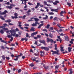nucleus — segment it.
<instances>
[{
	"instance_id": "nucleus-1",
	"label": "nucleus",
	"mask_w": 74,
	"mask_h": 74,
	"mask_svg": "<svg viewBox=\"0 0 74 74\" xmlns=\"http://www.w3.org/2000/svg\"><path fill=\"white\" fill-rule=\"evenodd\" d=\"M10 33L11 34V35L13 37H15L16 33H15V30L13 29L12 30H10Z\"/></svg>"
},
{
	"instance_id": "nucleus-2",
	"label": "nucleus",
	"mask_w": 74,
	"mask_h": 74,
	"mask_svg": "<svg viewBox=\"0 0 74 74\" xmlns=\"http://www.w3.org/2000/svg\"><path fill=\"white\" fill-rule=\"evenodd\" d=\"M47 41L48 43L49 42H50L52 43H53V40L52 39H50L49 38H47Z\"/></svg>"
},
{
	"instance_id": "nucleus-3",
	"label": "nucleus",
	"mask_w": 74,
	"mask_h": 74,
	"mask_svg": "<svg viewBox=\"0 0 74 74\" xmlns=\"http://www.w3.org/2000/svg\"><path fill=\"white\" fill-rule=\"evenodd\" d=\"M37 33H38V32H34L33 33H32L31 34V37H34V35H36V34H37Z\"/></svg>"
},
{
	"instance_id": "nucleus-4",
	"label": "nucleus",
	"mask_w": 74,
	"mask_h": 74,
	"mask_svg": "<svg viewBox=\"0 0 74 74\" xmlns=\"http://www.w3.org/2000/svg\"><path fill=\"white\" fill-rule=\"evenodd\" d=\"M59 53V50H58L56 51H54V54H57V55H60V53Z\"/></svg>"
},
{
	"instance_id": "nucleus-5",
	"label": "nucleus",
	"mask_w": 74,
	"mask_h": 74,
	"mask_svg": "<svg viewBox=\"0 0 74 74\" xmlns=\"http://www.w3.org/2000/svg\"><path fill=\"white\" fill-rule=\"evenodd\" d=\"M24 40H25V41H27L28 40V38H21V41H24Z\"/></svg>"
},
{
	"instance_id": "nucleus-6",
	"label": "nucleus",
	"mask_w": 74,
	"mask_h": 74,
	"mask_svg": "<svg viewBox=\"0 0 74 74\" xmlns=\"http://www.w3.org/2000/svg\"><path fill=\"white\" fill-rule=\"evenodd\" d=\"M65 40L66 41H69V39L68 36H65Z\"/></svg>"
},
{
	"instance_id": "nucleus-7",
	"label": "nucleus",
	"mask_w": 74,
	"mask_h": 74,
	"mask_svg": "<svg viewBox=\"0 0 74 74\" xmlns=\"http://www.w3.org/2000/svg\"><path fill=\"white\" fill-rule=\"evenodd\" d=\"M43 67H44L45 70H47L49 69V66H45V64L43 65Z\"/></svg>"
},
{
	"instance_id": "nucleus-8",
	"label": "nucleus",
	"mask_w": 74,
	"mask_h": 74,
	"mask_svg": "<svg viewBox=\"0 0 74 74\" xmlns=\"http://www.w3.org/2000/svg\"><path fill=\"white\" fill-rule=\"evenodd\" d=\"M15 58H16V59H14V60L15 61H18V59H19V56H15Z\"/></svg>"
},
{
	"instance_id": "nucleus-9",
	"label": "nucleus",
	"mask_w": 74,
	"mask_h": 74,
	"mask_svg": "<svg viewBox=\"0 0 74 74\" xmlns=\"http://www.w3.org/2000/svg\"><path fill=\"white\" fill-rule=\"evenodd\" d=\"M40 52L41 53L40 56H43L44 55V51H40Z\"/></svg>"
},
{
	"instance_id": "nucleus-10",
	"label": "nucleus",
	"mask_w": 74,
	"mask_h": 74,
	"mask_svg": "<svg viewBox=\"0 0 74 74\" xmlns=\"http://www.w3.org/2000/svg\"><path fill=\"white\" fill-rule=\"evenodd\" d=\"M63 13H66V12L65 11H61L60 13V16H63Z\"/></svg>"
},
{
	"instance_id": "nucleus-11",
	"label": "nucleus",
	"mask_w": 74,
	"mask_h": 74,
	"mask_svg": "<svg viewBox=\"0 0 74 74\" xmlns=\"http://www.w3.org/2000/svg\"><path fill=\"white\" fill-rule=\"evenodd\" d=\"M39 42H40V43H42L43 44L45 43V40H39Z\"/></svg>"
},
{
	"instance_id": "nucleus-12",
	"label": "nucleus",
	"mask_w": 74,
	"mask_h": 74,
	"mask_svg": "<svg viewBox=\"0 0 74 74\" xmlns=\"http://www.w3.org/2000/svg\"><path fill=\"white\" fill-rule=\"evenodd\" d=\"M37 58H36L35 57H32L31 58V60L33 61H36V59H37Z\"/></svg>"
},
{
	"instance_id": "nucleus-13",
	"label": "nucleus",
	"mask_w": 74,
	"mask_h": 74,
	"mask_svg": "<svg viewBox=\"0 0 74 74\" xmlns=\"http://www.w3.org/2000/svg\"><path fill=\"white\" fill-rule=\"evenodd\" d=\"M5 22H8V23H10L11 22V20L10 19L7 20L5 21Z\"/></svg>"
},
{
	"instance_id": "nucleus-14",
	"label": "nucleus",
	"mask_w": 74,
	"mask_h": 74,
	"mask_svg": "<svg viewBox=\"0 0 74 74\" xmlns=\"http://www.w3.org/2000/svg\"><path fill=\"white\" fill-rule=\"evenodd\" d=\"M43 25H44V24L42 23V24H41L38 27V28H41V26H43Z\"/></svg>"
},
{
	"instance_id": "nucleus-15",
	"label": "nucleus",
	"mask_w": 74,
	"mask_h": 74,
	"mask_svg": "<svg viewBox=\"0 0 74 74\" xmlns=\"http://www.w3.org/2000/svg\"><path fill=\"white\" fill-rule=\"evenodd\" d=\"M7 12H8L7 10H5L4 12H2V15H5Z\"/></svg>"
},
{
	"instance_id": "nucleus-16",
	"label": "nucleus",
	"mask_w": 74,
	"mask_h": 74,
	"mask_svg": "<svg viewBox=\"0 0 74 74\" xmlns=\"http://www.w3.org/2000/svg\"><path fill=\"white\" fill-rule=\"evenodd\" d=\"M68 51L69 52H71V49H72V48L69 47L68 48Z\"/></svg>"
},
{
	"instance_id": "nucleus-17",
	"label": "nucleus",
	"mask_w": 74,
	"mask_h": 74,
	"mask_svg": "<svg viewBox=\"0 0 74 74\" xmlns=\"http://www.w3.org/2000/svg\"><path fill=\"white\" fill-rule=\"evenodd\" d=\"M6 7L7 8H8L9 9H12V6L11 5L10 6H6Z\"/></svg>"
},
{
	"instance_id": "nucleus-18",
	"label": "nucleus",
	"mask_w": 74,
	"mask_h": 74,
	"mask_svg": "<svg viewBox=\"0 0 74 74\" xmlns=\"http://www.w3.org/2000/svg\"><path fill=\"white\" fill-rule=\"evenodd\" d=\"M34 19L35 20V21L37 22L39 21V19H38L37 18H34Z\"/></svg>"
},
{
	"instance_id": "nucleus-19",
	"label": "nucleus",
	"mask_w": 74,
	"mask_h": 74,
	"mask_svg": "<svg viewBox=\"0 0 74 74\" xmlns=\"http://www.w3.org/2000/svg\"><path fill=\"white\" fill-rule=\"evenodd\" d=\"M18 26L20 27L21 29H22V30H23V28L21 27V26H22V25H18Z\"/></svg>"
},
{
	"instance_id": "nucleus-20",
	"label": "nucleus",
	"mask_w": 74,
	"mask_h": 74,
	"mask_svg": "<svg viewBox=\"0 0 74 74\" xmlns=\"http://www.w3.org/2000/svg\"><path fill=\"white\" fill-rule=\"evenodd\" d=\"M31 29H30V31H32V32H34V27H31Z\"/></svg>"
},
{
	"instance_id": "nucleus-21",
	"label": "nucleus",
	"mask_w": 74,
	"mask_h": 74,
	"mask_svg": "<svg viewBox=\"0 0 74 74\" xmlns=\"http://www.w3.org/2000/svg\"><path fill=\"white\" fill-rule=\"evenodd\" d=\"M7 37H8V38H11V37H12V35H8L7 36Z\"/></svg>"
},
{
	"instance_id": "nucleus-22",
	"label": "nucleus",
	"mask_w": 74,
	"mask_h": 74,
	"mask_svg": "<svg viewBox=\"0 0 74 74\" xmlns=\"http://www.w3.org/2000/svg\"><path fill=\"white\" fill-rule=\"evenodd\" d=\"M44 50H45V51H48V50H49V48L47 47H45Z\"/></svg>"
},
{
	"instance_id": "nucleus-23",
	"label": "nucleus",
	"mask_w": 74,
	"mask_h": 74,
	"mask_svg": "<svg viewBox=\"0 0 74 74\" xmlns=\"http://www.w3.org/2000/svg\"><path fill=\"white\" fill-rule=\"evenodd\" d=\"M49 37H51V38H52L53 37V35L51 33H50L49 35Z\"/></svg>"
},
{
	"instance_id": "nucleus-24",
	"label": "nucleus",
	"mask_w": 74,
	"mask_h": 74,
	"mask_svg": "<svg viewBox=\"0 0 74 74\" xmlns=\"http://www.w3.org/2000/svg\"><path fill=\"white\" fill-rule=\"evenodd\" d=\"M32 25L33 27L37 26V25H36V23H33L32 24Z\"/></svg>"
},
{
	"instance_id": "nucleus-25",
	"label": "nucleus",
	"mask_w": 74,
	"mask_h": 74,
	"mask_svg": "<svg viewBox=\"0 0 74 74\" xmlns=\"http://www.w3.org/2000/svg\"><path fill=\"white\" fill-rule=\"evenodd\" d=\"M0 32L1 34H3L4 33V31H3V30L1 29Z\"/></svg>"
},
{
	"instance_id": "nucleus-26",
	"label": "nucleus",
	"mask_w": 74,
	"mask_h": 74,
	"mask_svg": "<svg viewBox=\"0 0 74 74\" xmlns=\"http://www.w3.org/2000/svg\"><path fill=\"white\" fill-rule=\"evenodd\" d=\"M49 15H54V13L52 12H50L48 13Z\"/></svg>"
},
{
	"instance_id": "nucleus-27",
	"label": "nucleus",
	"mask_w": 74,
	"mask_h": 74,
	"mask_svg": "<svg viewBox=\"0 0 74 74\" xmlns=\"http://www.w3.org/2000/svg\"><path fill=\"white\" fill-rule=\"evenodd\" d=\"M14 15L15 16V17H16V18H18V14H17V13H14Z\"/></svg>"
},
{
	"instance_id": "nucleus-28",
	"label": "nucleus",
	"mask_w": 74,
	"mask_h": 74,
	"mask_svg": "<svg viewBox=\"0 0 74 74\" xmlns=\"http://www.w3.org/2000/svg\"><path fill=\"white\" fill-rule=\"evenodd\" d=\"M60 50L62 52V51H64V49H63V47H61Z\"/></svg>"
},
{
	"instance_id": "nucleus-29",
	"label": "nucleus",
	"mask_w": 74,
	"mask_h": 74,
	"mask_svg": "<svg viewBox=\"0 0 74 74\" xmlns=\"http://www.w3.org/2000/svg\"><path fill=\"white\" fill-rule=\"evenodd\" d=\"M1 49H5V47H4L3 46H1Z\"/></svg>"
},
{
	"instance_id": "nucleus-30",
	"label": "nucleus",
	"mask_w": 74,
	"mask_h": 74,
	"mask_svg": "<svg viewBox=\"0 0 74 74\" xmlns=\"http://www.w3.org/2000/svg\"><path fill=\"white\" fill-rule=\"evenodd\" d=\"M29 66L31 67H33V66H34V64H33V63H32L29 64Z\"/></svg>"
},
{
	"instance_id": "nucleus-31",
	"label": "nucleus",
	"mask_w": 74,
	"mask_h": 74,
	"mask_svg": "<svg viewBox=\"0 0 74 74\" xmlns=\"http://www.w3.org/2000/svg\"><path fill=\"white\" fill-rule=\"evenodd\" d=\"M10 5L12 7H15L16 6V5L15 4H11Z\"/></svg>"
},
{
	"instance_id": "nucleus-32",
	"label": "nucleus",
	"mask_w": 74,
	"mask_h": 74,
	"mask_svg": "<svg viewBox=\"0 0 74 74\" xmlns=\"http://www.w3.org/2000/svg\"><path fill=\"white\" fill-rule=\"evenodd\" d=\"M18 23L19 24L18 25H21L22 24V22L21 21H18Z\"/></svg>"
},
{
	"instance_id": "nucleus-33",
	"label": "nucleus",
	"mask_w": 74,
	"mask_h": 74,
	"mask_svg": "<svg viewBox=\"0 0 74 74\" xmlns=\"http://www.w3.org/2000/svg\"><path fill=\"white\" fill-rule=\"evenodd\" d=\"M50 26V25L48 24L47 25V29H49V27Z\"/></svg>"
},
{
	"instance_id": "nucleus-34",
	"label": "nucleus",
	"mask_w": 74,
	"mask_h": 74,
	"mask_svg": "<svg viewBox=\"0 0 74 74\" xmlns=\"http://www.w3.org/2000/svg\"><path fill=\"white\" fill-rule=\"evenodd\" d=\"M35 23L36 25H39L40 24V23H38V21H36L35 22Z\"/></svg>"
},
{
	"instance_id": "nucleus-35",
	"label": "nucleus",
	"mask_w": 74,
	"mask_h": 74,
	"mask_svg": "<svg viewBox=\"0 0 74 74\" xmlns=\"http://www.w3.org/2000/svg\"><path fill=\"white\" fill-rule=\"evenodd\" d=\"M11 17L12 18V19H14V18H15V19H17L16 17L13 16H11Z\"/></svg>"
},
{
	"instance_id": "nucleus-36",
	"label": "nucleus",
	"mask_w": 74,
	"mask_h": 74,
	"mask_svg": "<svg viewBox=\"0 0 74 74\" xmlns=\"http://www.w3.org/2000/svg\"><path fill=\"white\" fill-rule=\"evenodd\" d=\"M51 52H53L52 53V55H54L55 51H54L53 50H51Z\"/></svg>"
},
{
	"instance_id": "nucleus-37",
	"label": "nucleus",
	"mask_w": 74,
	"mask_h": 74,
	"mask_svg": "<svg viewBox=\"0 0 74 74\" xmlns=\"http://www.w3.org/2000/svg\"><path fill=\"white\" fill-rule=\"evenodd\" d=\"M1 42H3L4 43H6V41H5L3 40H1Z\"/></svg>"
},
{
	"instance_id": "nucleus-38",
	"label": "nucleus",
	"mask_w": 74,
	"mask_h": 74,
	"mask_svg": "<svg viewBox=\"0 0 74 74\" xmlns=\"http://www.w3.org/2000/svg\"><path fill=\"white\" fill-rule=\"evenodd\" d=\"M44 4L45 5H47V4H47V1H44Z\"/></svg>"
},
{
	"instance_id": "nucleus-39",
	"label": "nucleus",
	"mask_w": 74,
	"mask_h": 74,
	"mask_svg": "<svg viewBox=\"0 0 74 74\" xmlns=\"http://www.w3.org/2000/svg\"><path fill=\"white\" fill-rule=\"evenodd\" d=\"M59 67V65H56L55 66V70H56V69H58Z\"/></svg>"
},
{
	"instance_id": "nucleus-40",
	"label": "nucleus",
	"mask_w": 74,
	"mask_h": 74,
	"mask_svg": "<svg viewBox=\"0 0 74 74\" xmlns=\"http://www.w3.org/2000/svg\"><path fill=\"white\" fill-rule=\"evenodd\" d=\"M31 11H32V10H31L29 9L28 10V11L27 12V13H28L29 12H31Z\"/></svg>"
},
{
	"instance_id": "nucleus-41",
	"label": "nucleus",
	"mask_w": 74,
	"mask_h": 74,
	"mask_svg": "<svg viewBox=\"0 0 74 74\" xmlns=\"http://www.w3.org/2000/svg\"><path fill=\"white\" fill-rule=\"evenodd\" d=\"M40 37H41V36L40 35H38L37 36V38H41Z\"/></svg>"
},
{
	"instance_id": "nucleus-42",
	"label": "nucleus",
	"mask_w": 74,
	"mask_h": 74,
	"mask_svg": "<svg viewBox=\"0 0 74 74\" xmlns=\"http://www.w3.org/2000/svg\"><path fill=\"white\" fill-rule=\"evenodd\" d=\"M42 31L43 32H47V33L48 32H47V29H44L42 30Z\"/></svg>"
},
{
	"instance_id": "nucleus-43",
	"label": "nucleus",
	"mask_w": 74,
	"mask_h": 74,
	"mask_svg": "<svg viewBox=\"0 0 74 74\" xmlns=\"http://www.w3.org/2000/svg\"><path fill=\"white\" fill-rule=\"evenodd\" d=\"M25 26H29V24H25L24 25Z\"/></svg>"
},
{
	"instance_id": "nucleus-44",
	"label": "nucleus",
	"mask_w": 74,
	"mask_h": 74,
	"mask_svg": "<svg viewBox=\"0 0 74 74\" xmlns=\"http://www.w3.org/2000/svg\"><path fill=\"white\" fill-rule=\"evenodd\" d=\"M47 2H48V3H53V1H47Z\"/></svg>"
},
{
	"instance_id": "nucleus-45",
	"label": "nucleus",
	"mask_w": 74,
	"mask_h": 74,
	"mask_svg": "<svg viewBox=\"0 0 74 74\" xmlns=\"http://www.w3.org/2000/svg\"><path fill=\"white\" fill-rule=\"evenodd\" d=\"M67 4L69 5V6H70L71 5V3H69V2H67Z\"/></svg>"
},
{
	"instance_id": "nucleus-46",
	"label": "nucleus",
	"mask_w": 74,
	"mask_h": 74,
	"mask_svg": "<svg viewBox=\"0 0 74 74\" xmlns=\"http://www.w3.org/2000/svg\"><path fill=\"white\" fill-rule=\"evenodd\" d=\"M54 21H56V20H58V18L57 17H55L54 18Z\"/></svg>"
},
{
	"instance_id": "nucleus-47",
	"label": "nucleus",
	"mask_w": 74,
	"mask_h": 74,
	"mask_svg": "<svg viewBox=\"0 0 74 74\" xmlns=\"http://www.w3.org/2000/svg\"><path fill=\"white\" fill-rule=\"evenodd\" d=\"M2 58L3 59H5V56H2Z\"/></svg>"
},
{
	"instance_id": "nucleus-48",
	"label": "nucleus",
	"mask_w": 74,
	"mask_h": 74,
	"mask_svg": "<svg viewBox=\"0 0 74 74\" xmlns=\"http://www.w3.org/2000/svg\"><path fill=\"white\" fill-rule=\"evenodd\" d=\"M37 6H38V7H39V5H40V3H37Z\"/></svg>"
},
{
	"instance_id": "nucleus-49",
	"label": "nucleus",
	"mask_w": 74,
	"mask_h": 74,
	"mask_svg": "<svg viewBox=\"0 0 74 74\" xmlns=\"http://www.w3.org/2000/svg\"><path fill=\"white\" fill-rule=\"evenodd\" d=\"M13 40V37H12L11 38V39H10V41H12Z\"/></svg>"
},
{
	"instance_id": "nucleus-50",
	"label": "nucleus",
	"mask_w": 74,
	"mask_h": 74,
	"mask_svg": "<svg viewBox=\"0 0 74 74\" xmlns=\"http://www.w3.org/2000/svg\"><path fill=\"white\" fill-rule=\"evenodd\" d=\"M10 32V30L6 31V33H7V35H8V33H9V32Z\"/></svg>"
},
{
	"instance_id": "nucleus-51",
	"label": "nucleus",
	"mask_w": 74,
	"mask_h": 74,
	"mask_svg": "<svg viewBox=\"0 0 74 74\" xmlns=\"http://www.w3.org/2000/svg\"><path fill=\"white\" fill-rule=\"evenodd\" d=\"M54 11L55 12H58V9H54Z\"/></svg>"
},
{
	"instance_id": "nucleus-52",
	"label": "nucleus",
	"mask_w": 74,
	"mask_h": 74,
	"mask_svg": "<svg viewBox=\"0 0 74 74\" xmlns=\"http://www.w3.org/2000/svg\"><path fill=\"white\" fill-rule=\"evenodd\" d=\"M28 4H29V5H33V4L31 3L30 2H29L28 3Z\"/></svg>"
},
{
	"instance_id": "nucleus-53",
	"label": "nucleus",
	"mask_w": 74,
	"mask_h": 74,
	"mask_svg": "<svg viewBox=\"0 0 74 74\" xmlns=\"http://www.w3.org/2000/svg\"><path fill=\"white\" fill-rule=\"evenodd\" d=\"M8 25H10V26L14 25V24H12L11 23H9L8 24Z\"/></svg>"
},
{
	"instance_id": "nucleus-54",
	"label": "nucleus",
	"mask_w": 74,
	"mask_h": 74,
	"mask_svg": "<svg viewBox=\"0 0 74 74\" xmlns=\"http://www.w3.org/2000/svg\"><path fill=\"white\" fill-rule=\"evenodd\" d=\"M45 47H41V49H45Z\"/></svg>"
},
{
	"instance_id": "nucleus-55",
	"label": "nucleus",
	"mask_w": 74,
	"mask_h": 74,
	"mask_svg": "<svg viewBox=\"0 0 74 74\" xmlns=\"http://www.w3.org/2000/svg\"><path fill=\"white\" fill-rule=\"evenodd\" d=\"M21 69H19L18 71V73H20V72H21Z\"/></svg>"
},
{
	"instance_id": "nucleus-56",
	"label": "nucleus",
	"mask_w": 74,
	"mask_h": 74,
	"mask_svg": "<svg viewBox=\"0 0 74 74\" xmlns=\"http://www.w3.org/2000/svg\"><path fill=\"white\" fill-rule=\"evenodd\" d=\"M34 55H35V56H38V53H35Z\"/></svg>"
},
{
	"instance_id": "nucleus-57",
	"label": "nucleus",
	"mask_w": 74,
	"mask_h": 74,
	"mask_svg": "<svg viewBox=\"0 0 74 74\" xmlns=\"http://www.w3.org/2000/svg\"><path fill=\"white\" fill-rule=\"evenodd\" d=\"M6 59L8 60H10V57H6Z\"/></svg>"
},
{
	"instance_id": "nucleus-58",
	"label": "nucleus",
	"mask_w": 74,
	"mask_h": 74,
	"mask_svg": "<svg viewBox=\"0 0 74 74\" xmlns=\"http://www.w3.org/2000/svg\"><path fill=\"white\" fill-rule=\"evenodd\" d=\"M3 25H4V26H5V27L7 26V24H3Z\"/></svg>"
},
{
	"instance_id": "nucleus-59",
	"label": "nucleus",
	"mask_w": 74,
	"mask_h": 74,
	"mask_svg": "<svg viewBox=\"0 0 74 74\" xmlns=\"http://www.w3.org/2000/svg\"><path fill=\"white\" fill-rule=\"evenodd\" d=\"M40 7H44V5H40Z\"/></svg>"
},
{
	"instance_id": "nucleus-60",
	"label": "nucleus",
	"mask_w": 74,
	"mask_h": 74,
	"mask_svg": "<svg viewBox=\"0 0 74 74\" xmlns=\"http://www.w3.org/2000/svg\"><path fill=\"white\" fill-rule=\"evenodd\" d=\"M35 61H36V63H38V62H40V61L38 60H36Z\"/></svg>"
},
{
	"instance_id": "nucleus-61",
	"label": "nucleus",
	"mask_w": 74,
	"mask_h": 74,
	"mask_svg": "<svg viewBox=\"0 0 74 74\" xmlns=\"http://www.w3.org/2000/svg\"><path fill=\"white\" fill-rule=\"evenodd\" d=\"M38 43L37 41H35L34 43V44H36V45H37Z\"/></svg>"
},
{
	"instance_id": "nucleus-62",
	"label": "nucleus",
	"mask_w": 74,
	"mask_h": 74,
	"mask_svg": "<svg viewBox=\"0 0 74 74\" xmlns=\"http://www.w3.org/2000/svg\"><path fill=\"white\" fill-rule=\"evenodd\" d=\"M16 32H18L19 31V29H18V28H16Z\"/></svg>"
},
{
	"instance_id": "nucleus-63",
	"label": "nucleus",
	"mask_w": 74,
	"mask_h": 74,
	"mask_svg": "<svg viewBox=\"0 0 74 74\" xmlns=\"http://www.w3.org/2000/svg\"><path fill=\"white\" fill-rule=\"evenodd\" d=\"M26 17L25 15H24L23 17H22L23 19H25V18Z\"/></svg>"
},
{
	"instance_id": "nucleus-64",
	"label": "nucleus",
	"mask_w": 74,
	"mask_h": 74,
	"mask_svg": "<svg viewBox=\"0 0 74 74\" xmlns=\"http://www.w3.org/2000/svg\"><path fill=\"white\" fill-rule=\"evenodd\" d=\"M15 9L16 10H20V8H16Z\"/></svg>"
}]
</instances>
